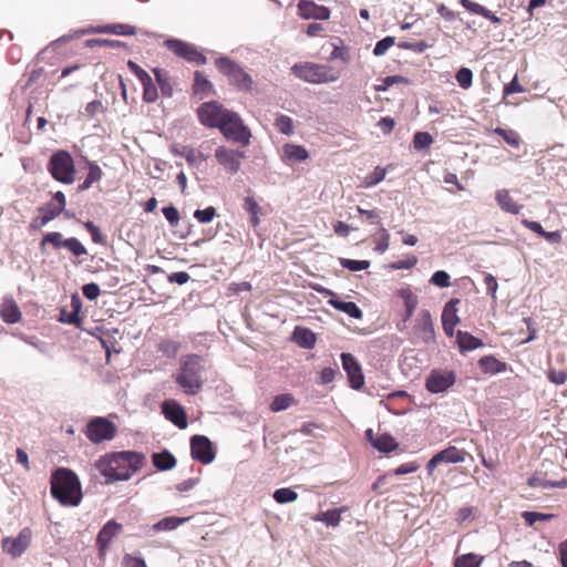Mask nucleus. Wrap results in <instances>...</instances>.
Returning a JSON list of instances; mask_svg holds the SVG:
<instances>
[{
  "mask_svg": "<svg viewBox=\"0 0 567 567\" xmlns=\"http://www.w3.org/2000/svg\"><path fill=\"white\" fill-rule=\"evenodd\" d=\"M145 456L133 451L114 452L102 456L96 462V468L105 477L106 484L127 481L143 465Z\"/></svg>",
  "mask_w": 567,
  "mask_h": 567,
  "instance_id": "nucleus-1",
  "label": "nucleus"
},
{
  "mask_svg": "<svg viewBox=\"0 0 567 567\" xmlns=\"http://www.w3.org/2000/svg\"><path fill=\"white\" fill-rule=\"evenodd\" d=\"M51 494L63 506H78L82 499L81 483L70 468L59 467L51 475Z\"/></svg>",
  "mask_w": 567,
  "mask_h": 567,
  "instance_id": "nucleus-2",
  "label": "nucleus"
},
{
  "mask_svg": "<svg viewBox=\"0 0 567 567\" xmlns=\"http://www.w3.org/2000/svg\"><path fill=\"white\" fill-rule=\"evenodd\" d=\"M205 360L198 354H186L179 360L175 382L188 395L197 394L204 385Z\"/></svg>",
  "mask_w": 567,
  "mask_h": 567,
  "instance_id": "nucleus-3",
  "label": "nucleus"
},
{
  "mask_svg": "<svg viewBox=\"0 0 567 567\" xmlns=\"http://www.w3.org/2000/svg\"><path fill=\"white\" fill-rule=\"evenodd\" d=\"M291 73L303 82L324 84L336 82L340 74L331 66L313 62H298L291 66Z\"/></svg>",
  "mask_w": 567,
  "mask_h": 567,
  "instance_id": "nucleus-4",
  "label": "nucleus"
},
{
  "mask_svg": "<svg viewBox=\"0 0 567 567\" xmlns=\"http://www.w3.org/2000/svg\"><path fill=\"white\" fill-rule=\"evenodd\" d=\"M215 66L238 91L250 92L252 90V78L236 61L227 56H219L215 60Z\"/></svg>",
  "mask_w": 567,
  "mask_h": 567,
  "instance_id": "nucleus-5",
  "label": "nucleus"
},
{
  "mask_svg": "<svg viewBox=\"0 0 567 567\" xmlns=\"http://www.w3.org/2000/svg\"><path fill=\"white\" fill-rule=\"evenodd\" d=\"M47 168L56 182L70 185L75 179L74 161L66 151H58L52 154Z\"/></svg>",
  "mask_w": 567,
  "mask_h": 567,
  "instance_id": "nucleus-6",
  "label": "nucleus"
},
{
  "mask_svg": "<svg viewBox=\"0 0 567 567\" xmlns=\"http://www.w3.org/2000/svg\"><path fill=\"white\" fill-rule=\"evenodd\" d=\"M219 130L227 140L237 142L243 146H247L250 143V130L243 123L236 112L230 111L225 122H221Z\"/></svg>",
  "mask_w": 567,
  "mask_h": 567,
  "instance_id": "nucleus-7",
  "label": "nucleus"
},
{
  "mask_svg": "<svg viewBox=\"0 0 567 567\" xmlns=\"http://www.w3.org/2000/svg\"><path fill=\"white\" fill-rule=\"evenodd\" d=\"M47 244H51L55 249L64 248L69 250L74 257H81L87 254L86 248L78 238H63V235L59 231H50L42 237L40 241L41 250L44 249Z\"/></svg>",
  "mask_w": 567,
  "mask_h": 567,
  "instance_id": "nucleus-8",
  "label": "nucleus"
},
{
  "mask_svg": "<svg viewBox=\"0 0 567 567\" xmlns=\"http://www.w3.org/2000/svg\"><path fill=\"white\" fill-rule=\"evenodd\" d=\"M116 433L115 424L106 417L95 416L86 425L85 435L94 444L110 441Z\"/></svg>",
  "mask_w": 567,
  "mask_h": 567,
  "instance_id": "nucleus-9",
  "label": "nucleus"
},
{
  "mask_svg": "<svg viewBox=\"0 0 567 567\" xmlns=\"http://www.w3.org/2000/svg\"><path fill=\"white\" fill-rule=\"evenodd\" d=\"M230 113L229 110L225 109L218 102H206L203 103L197 111L199 121L207 127H217L225 122L226 117Z\"/></svg>",
  "mask_w": 567,
  "mask_h": 567,
  "instance_id": "nucleus-10",
  "label": "nucleus"
},
{
  "mask_svg": "<svg viewBox=\"0 0 567 567\" xmlns=\"http://www.w3.org/2000/svg\"><path fill=\"white\" fill-rule=\"evenodd\" d=\"M456 382V374L452 370L433 369L425 380V388L433 394L446 392Z\"/></svg>",
  "mask_w": 567,
  "mask_h": 567,
  "instance_id": "nucleus-11",
  "label": "nucleus"
},
{
  "mask_svg": "<svg viewBox=\"0 0 567 567\" xmlns=\"http://www.w3.org/2000/svg\"><path fill=\"white\" fill-rule=\"evenodd\" d=\"M164 45L172 51L175 55L185 59L190 63L198 65L206 64L207 60L195 45L184 42L178 39H167Z\"/></svg>",
  "mask_w": 567,
  "mask_h": 567,
  "instance_id": "nucleus-12",
  "label": "nucleus"
},
{
  "mask_svg": "<svg viewBox=\"0 0 567 567\" xmlns=\"http://www.w3.org/2000/svg\"><path fill=\"white\" fill-rule=\"evenodd\" d=\"M190 455L194 460L210 464L216 456L212 441L205 435H194L190 439Z\"/></svg>",
  "mask_w": 567,
  "mask_h": 567,
  "instance_id": "nucleus-13",
  "label": "nucleus"
},
{
  "mask_svg": "<svg viewBox=\"0 0 567 567\" xmlns=\"http://www.w3.org/2000/svg\"><path fill=\"white\" fill-rule=\"evenodd\" d=\"M32 538V532L29 527H24L20 530L17 537H4L2 539V548L12 558H18L30 546Z\"/></svg>",
  "mask_w": 567,
  "mask_h": 567,
  "instance_id": "nucleus-14",
  "label": "nucleus"
},
{
  "mask_svg": "<svg viewBox=\"0 0 567 567\" xmlns=\"http://www.w3.org/2000/svg\"><path fill=\"white\" fill-rule=\"evenodd\" d=\"M215 157L218 164L224 166L225 169L231 174H236L240 169V159L245 157V152L219 146L215 151Z\"/></svg>",
  "mask_w": 567,
  "mask_h": 567,
  "instance_id": "nucleus-15",
  "label": "nucleus"
},
{
  "mask_svg": "<svg viewBox=\"0 0 567 567\" xmlns=\"http://www.w3.org/2000/svg\"><path fill=\"white\" fill-rule=\"evenodd\" d=\"M415 337L424 343H431L435 339L434 324L429 310H421L414 323Z\"/></svg>",
  "mask_w": 567,
  "mask_h": 567,
  "instance_id": "nucleus-16",
  "label": "nucleus"
},
{
  "mask_svg": "<svg viewBox=\"0 0 567 567\" xmlns=\"http://www.w3.org/2000/svg\"><path fill=\"white\" fill-rule=\"evenodd\" d=\"M341 361L351 386L355 390L361 389L364 384V377L358 360L351 353L343 352L341 353Z\"/></svg>",
  "mask_w": 567,
  "mask_h": 567,
  "instance_id": "nucleus-17",
  "label": "nucleus"
},
{
  "mask_svg": "<svg viewBox=\"0 0 567 567\" xmlns=\"http://www.w3.org/2000/svg\"><path fill=\"white\" fill-rule=\"evenodd\" d=\"M297 7L302 19L328 20L330 18V9L328 7L317 4L311 0H300Z\"/></svg>",
  "mask_w": 567,
  "mask_h": 567,
  "instance_id": "nucleus-18",
  "label": "nucleus"
},
{
  "mask_svg": "<svg viewBox=\"0 0 567 567\" xmlns=\"http://www.w3.org/2000/svg\"><path fill=\"white\" fill-rule=\"evenodd\" d=\"M162 410L165 417L177 427H187V416L181 404L175 401H165L162 405Z\"/></svg>",
  "mask_w": 567,
  "mask_h": 567,
  "instance_id": "nucleus-19",
  "label": "nucleus"
},
{
  "mask_svg": "<svg viewBox=\"0 0 567 567\" xmlns=\"http://www.w3.org/2000/svg\"><path fill=\"white\" fill-rule=\"evenodd\" d=\"M38 212L40 216L31 221L30 226L32 229L42 228L45 225H48L51 220H53L54 218L62 214V208L55 207V204L53 202H49L40 206L38 208Z\"/></svg>",
  "mask_w": 567,
  "mask_h": 567,
  "instance_id": "nucleus-20",
  "label": "nucleus"
},
{
  "mask_svg": "<svg viewBox=\"0 0 567 567\" xmlns=\"http://www.w3.org/2000/svg\"><path fill=\"white\" fill-rule=\"evenodd\" d=\"M122 529V525L114 519L109 520L99 532L96 537V544L101 553L109 548L112 539Z\"/></svg>",
  "mask_w": 567,
  "mask_h": 567,
  "instance_id": "nucleus-21",
  "label": "nucleus"
},
{
  "mask_svg": "<svg viewBox=\"0 0 567 567\" xmlns=\"http://www.w3.org/2000/svg\"><path fill=\"white\" fill-rule=\"evenodd\" d=\"M292 340L302 349H312L316 344L317 337L313 331L305 327H296L292 332Z\"/></svg>",
  "mask_w": 567,
  "mask_h": 567,
  "instance_id": "nucleus-22",
  "label": "nucleus"
},
{
  "mask_svg": "<svg viewBox=\"0 0 567 567\" xmlns=\"http://www.w3.org/2000/svg\"><path fill=\"white\" fill-rule=\"evenodd\" d=\"M495 199L502 210L517 215L520 213L523 205L517 204L509 195L507 189H499L495 194Z\"/></svg>",
  "mask_w": 567,
  "mask_h": 567,
  "instance_id": "nucleus-23",
  "label": "nucleus"
},
{
  "mask_svg": "<svg viewBox=\"0 0 567 567\" xmlns=\"http://www.w3.org/2000/svg\"><path fill=\"white\" fill-rule=\"evenodd\" d=\"M456 342L462 353L473 351L477 348L483 347L481 339L474 337L470 332L458 330L456 333Z\"/></svg>",
  "mask_w": 567,
  "mask_h": 567,
  "instance_id": "nucleus-24",
  "label": "nucleus"
},
{
  "mask_svg": "<svg viewBox=\"0 0 567 567\" xmlns=\"http://www.w3.org/2000/svg\"><path fill=\"white\" fill-rule=\"evenodd\" d=\"M0 317L7 323H16L21 319V311L13 299H6L2 302Z\"/></svg>",
  "mask_w": 567,
  "mask_h": 567,
  "instance_id": "nucleus-25",
  "label": "nucleus"
},
{
  "mask_svg": "<svg viewBox=\"0 0 567 567\" xmlns=\"http://www.w3.org/2000/svg\"><path fill=\"white\" fill-rule=\"evenodd\" d=\"M328 305L334 309L342 311L353 319H361L363 316L362 310L352 301H343L337 298H331Z\"/></svg>",
  "mask_w": 567,
  "mask_h": 567,
  "instance_id": "nucleus-26",
  "label": "nucleus"
},
{
  "mask_svg": "<svg viewBox=\"0 0 567 567\" xmlns=\"http://www.w3.org/2000/svg\"><path fill=\"white\" fill-rule=\"evenodd\" d=\"M152 462L158 471H169L176 466L175 456L167 450L153 453Z\"/></svg>",
  "mask_w": 567,
  "mask_h": 567,
  "instance_id": "nucleus-27",
  "label": "nucleus"
},
{
  "mask_svg": "<svg viewBox=\"0 0 567 567\" xmlns=\"http://www.w3.org/2000/svg\"><path fill=\"white\" fill-rule=\"evenodd\" d=\"M461 4L471 13L482 16L493 23H499L501 18L494 14L492 11L486 9L484 6L476 3L472 0H460Z\"/></svg>",
  "mask_w": 567,
  "mask_h": 567,
  "instance_id": "nucleus-28",
  "label": "nucleus"
},
{
  "mask_svg": "<svg viewBox=\"0 0 567 567\" xmlns=\"http://www.w3.org/2000/svg\"><path fill=\"white\" fill-rule=\"evenodd\" d=\"M461 4L471 13L482 16L493 23H499L501 18L494 14L492 11L486 9L484 6L476 3L472 0H460Z\"/></svg>",
  "mask_w": 567,
  "mask_h": 567,
  "instance_id": "nucleus-29",
  "label": "nucleus"
},
{
  "mask_svg": "<svg viewBox=\"0 0 567 567\" xmlns=\"http://www.w3.org/2000/svg\"><path fill=\"white\" fill-rule=\"evenodd\" d=\"M282 151L284 158L292 163L302 162L309 156L307 150L301 145L285 144Z\"/></svg>",
  "mask_w": 567,
  "mask_h": 567,
  "instance_id": "nucleus-30",
  "label": "nucleus"
},
{
  "mask_svg": "<svg viewBox=\"0 0 567 567\" xmlns=\"http://www.w3.org/2000/svg\"><path fill=\"white\" fill-rule=\"evenodd\" d=\"M87 167H89V173H87L85 179L83 181V183H81L79 185V187H78L79 192L87 190L92 186V184L100 182L103 177V172H102L101 167L95 162L89 161Z\"/></svg>",
  "mask_w": 567,
  "mask_h": 567,
  "instance_id": "nucleus-31",
  "label": "nucleus"
},
{
  "mask_svg": "<svg viewBox=\"0 0 567 567\" xmlns=\"http://www.w3.org/2000/svg\"><path fill=\"white\" fill-rule=\"evenodd\" d=\"M189 520V517H176V516H168L165 517L157 523H155L152 526V529L155 532H163V530H174L182 524Z\"/></svg>",
  "mask_w": 567,
  "mask_h": 567,
  "instance_id": "nucleus-32",
  "label": "nucleus"
},
{
  "mask_svg": "<svg viewBox=\"0 0 567 567\" xmlns=\"http://www.w3.org/2000/svg\"><path fill=\"white\" fill-rule=\"evenodd\" d=\"M478 364L484 372L492 374L501 373L506 369L505 363L501 362L492 355H485L481 358Z\"/></svg>",
  "mask_w": 567,
  "mask_h": 567,
  "instance_id": "nucleus-33",
  "label": "nucleus"
},
{
  "mask_svg": "<svg viewBox=\"0 0 567 567\" xmlns=\"http://www.w3.org/2000/svg\"><path fill=\"white\" fill-rule=\"evenodd\" d=\"M442 463L456 464L465 461V452L455 446H449L439 452Z\"/></svg>",
  "mask_w": 567,
  "mask_h": 567,
  "instance_id": "nucleus-34",
  "label": "nucleus"
},
{
  "mask_svg": "<svg viewBox=\"0 0 567 567\" xmlns=\"http://www.w3.org/2000/svg\"><path fill=\"white\" fill-rule=\"evenodd\" d=\"M373 447L382 453H390L398 447V443L394 437L388 433H383L375 437V442H373Z\"/></svg>",
  "mask_w": 567,
  "mask_h": 567,
  "instance_id": "nucleus-35",
  "label": "nucleus"
},
{
  "mask_svg": "<svg viewBox=\"0 0 567 567\" xmlns=\"http://www.w3.org/2000/svg\"><path fill=\"white\" fill-rule=\"evenodd\" d=\"M193 90L195 94H200L203 97L209 94V92L213 90V84L204 76L202 72L196 71L194 74Z\"/></svg>",
  "mask_w": 567,
  "mask_h": 567,
  "instance_id": "nucleus-36",
  "label": "nucleus"
},
{
  "mask_svg": "<svg viewBox=\"0 0 567 567\" xmlns=\"http://www.w3.org/2000/svg\"><path fill=\"white\" fill-rule=\"evenodd\" d=\"M101 33H112L116 35H133L135 34V28L124 23L106 24L100 28Z\"/></svg>",
  "mask_w": 567,
  "mask_h": 567,
  "instance_id": "nucleus-37",
  "label": "nucleus"
},
{
  "mask_svg": "<svg viewBox=\"0 0 567 567\" xmlns=\"http://www.w3.org/2000/svg\"><path fill=\"white\" fill-rule=\"evenodd\" d=\"M153 73L155 75V80L159 86V90L164 96L171 97L173 95V87L171 82L162 69L154 68Z\"/></svg>",
  "mask_w": 567,
  "mask_h": 567,
  "instance_id": "nucleus-38",
  "label": "nucleus"
},
{
  "mask_svg": "<svg viewBox=\"0 0 567 567\" xmlns=\"http://www.w3.org/2000/svg\"><path fill=\"white\" fill-rule=\"evenodd\" d=\"M457 303H460L458 299H451L444 307L442 312V322H451L458 323L460 319L457 317Z\"/></svg>",
  "mask_w": 567,
  "mask_h": 567,
  "instance_id": "nucleus-39",
  "label": "nucleus"
},
{
  "mask_svg": "<svg viewBox=\"0 0 567 567\" xmlns=\"http://www.w3.org/2000/svg\"><path fill=\"white\" fill-rule=\"evenodd\" d=\"M493 133L502 136L503 140L505 141V143H507L508 145H511L513 147H519V145L522 143V138H520L519 134L513 130H505L502 127H496L493 130Z\"/></svg>",
  "mask_w": 567,
  "mask_h": 567,
  "instance_id": "nucleus-40",
  "label": "nucleus"
},
{
  "mask_svg": "<svg viewBox=\"0 0 567 567\" xmlns=\"http://www.w3.org/2000/svg\"><path fill=\"white\" fill-rule=\"evenodd\" d=\"M179 348V342L172 339H164L157 346L158 351H161L165 357L169 359H173L177 355Z\"/></svg>",
  "mask_w": 567,
  "mask_h": 567,
  "instance_id": "nucleus-41",
  "label": "nucleus"
},
{
  "mask_svg": "<svg viewBox=\"0 0 567 567\" xmlns=\"http://www.w3.org/2000/svg\"><path fill=\"white\" fill-rule=\"evenodd\" d=\"M483 557H478L475 554H464L458 556L454 561V567H481Z\"/></svg>",
  "mask_w": 567,
  "mask_h": 567,
  "instance_id": "nucleus-42",
  "label": "nucleus"
},
{
  "mask_svg": "<svg viewBox=\"0 0 567 567\" xmlns=\"http://www.w3.org/2000/svg\"><path fill=\"white\" fill-rule=\"evenodd\" d=\"M272 497L278 504H288L295 502L298 494L289 487H281L274 492Z\"/></svg>",
  "mask_w": 567,
  "mask_h": 567,
  "instance_id": "nucleus-43",
  "label": "nucleus"
},
{
  "mask_svg": "<svg viewBox=\"0 0 567 567\" xmlns=\"http://www.w3.org/2000/svg\"><path fill=\"white\" fill-rule=\"evenodd\" d=\"M522 517L528 526H534L536 522H547L555 517L554 514L550 513H539V512H529L525 511L522 513Z\"/></svg>",
  "mask_w": 567,
  "mask_h": 567,
  "instance_id": "nucleus-44",
  "label": "nucleus"
},
{
  "mask_svg": "<svg viewBox=\"0 0 567 567\" xmlns=\"http://www.w3.org/2000/svg\"><path fill=\"white\" fill-rule=\"evenodd\" d=\"M293 402V396L291 394H279L277 396H275V399L272 400L271 404H270V410L272 412H280V411H284L286 409H288L291 403Z\"/></svg>",
  "mask_w": 567,
  "mask_h": 567,
  "instance_id": "nucleus-45",
  "label": "nucleus"
},
{
  "mask_svg": "<svg viewBox=\"0 0 567 567\" xmlns=\"http://www.w3.org/2000/svg\"><path fill=\"white\" fill-rule=\"evenodd\" d=\"M143 86V100L146 103H153L157 100L158 93L152 78L150 76L145 81L141 82Z\"/></svg>",
  "mask_w": 567,
  "mask_h": 567,
  "instance_id": "nucleus-46",
  "label": "nucleus"
},
{
  "mask_svg": "<svg viewBox=\"0 0 567 567\" xmlns=\"http://www.w3.org/2000/svg\"><path fill=\"white\" fill-rule=\"evenodd\" d=\"M339 264L350 271L357 272L365 270L370 267L369 260H353L348 258H339Z\"/></svg>",
  "mask_w": 567,
  "mask_h": 567,
  "instance_id": "nucleus-47",
  "label": "nucleus"
},
{
  "mask_svg": "<svg viewBox=\"0 0 567 567\" xmlns=\"http://www.w3.org/2000/svg\"><path fill=\"white\" fill-rule=\"evenodd\" d=\"M433 143V137L427 132H416L413 136V146L416 151L427 150Z\"/></svg>",
  "mask_w": 567,
  "mask_h": 567,
  "instance_id": "nucleus-48",
  "label": "nucleus"
},
{
  "mask_svg": "<svg viewBox=\"0 0 567 567\" xmlns=\"http://www.w3.org/2000/svg\"><path fill=\"white\" fill-rule=\"evenodd\" d=\"M275 126L281 134L291 135L293 133V122L285 114H279L276 117Z\"/></svg>",
  "mask_w": 567,
  "mask_h": 567,
  "instance_id": "nucleus-49",
  "label": "nucleus"
},
{
  "mask_svg": "<svg viewBox=\"0 0 567 567\" xmlns=\"http://www.w3.org/2000/svg\"><path fill=\"white\" fill-rule=\"evenodd\" d=\"M342 509H329L323 512L318 517V520L324 523L327 526H338L341 520Z\"/></svg>",
  "mask_w": 567,
  "mask_h": 567,
  "instance_id": "nucleus-50",
  "label": "nucleus"
},
{
  "mask_svg": "<svg viewBox=\"0 0 567 567\" xmlns=\"http://www.w3.org/2000/svg\"><path fill=\"white\" fill-rule=\"evenodd\" d=\"M85 229L91 235L92 241L99 245L106 244V236L101 231V229L91 220H87L84 224Z\"/></svg>",
  "mask_w": 567,
  "mask_h": 567,
  "instance_id": "nucleus-51",
  "label": "nucleus"
},
{
  "mask_svg": "<svg viewBox=\"0 0 567 567\" xmlns=\"http://www.w3.org/2000/svg\"><path fill=\"white\" fill-rule=\"evenodd\" d=\"M458 85L468 89L472 85L473 72L468 68H461L455 75Z\"/></svg>",
  "mask_w": 567,
  "mask_h": 567,
  "instance_id": "nucleus-52",
  "label": "nucleus"
},
{
  "mask_svg": "<svg viewBox=\"0 0 567 567\" xmlns=\"http://www.w3.org/2000/svg\"><path fill=\"white\" fill-rule=\"evenodd\" d=\"M385 177V169L377 167L370 175L364 178L363 186L367 188L373 187L382 182Z\"/></svg>",
  "mask_w": 567,
  "mask_h": 567,
  "instance_id": "nucleus-53",
  "label": "nucleus"
},
{
  "mask_svg": "<svg viewBox=\"0 0 567 567\" xmlns=\"http://www.w3.org/2000/svg\"><path fill=\"white\" fill-rule=\"evenodd\" d=\"M216 216V208L213 206H208L204 209H196L194 212V218H196L202 224L210 223Z\"/></svg>",
  "mask_w": 567,
  "mask_h": 567,
  "instance_id": "nucleus-54",
  "label": "nucleus"
},
{
  "mask_svg": "<svg viewBox=\"0 0 567 567\" xmlns=\"http://www.w3.org/2000/svg\"><path fill=\"white\" fill-rule=\"evenodd\" d=\"M59 321L62 323L73 324L78 328L81 327V318L76 315V312L68 311L66 309L60 310Z\"/></svg>",
  "mask_w": 567,
  "mask_h": 567,
  "instance_id": "nucleus-55",
  "label": "nucleus"
},
{
  "mask_svg": "<svg viewBox=\"0 0 567 567\" xmlns=\"http://www.w3.org/2000/svg\"><path fill=\"white\" fill-rule=\"evenodd\" d=\"M395 39L393 37H385L378 41L373 49L375 56H381L394 44Z\"/></svg>",
  "mask_w": 567,
  "mask_h": 567,
  "instance_id": "nucleus-56",
  "label": "nucleus"
},
{
  "mask_svg": "<svg viewBox=\"0 0 567 567\" xmlns=\"http://www.w3.org/2000/svg\"><path fill=\"white\" fill-rule=\"evenodd\" d=\"M162 213L171 226L175 227L178 225L181 217H179V212L175 206L169 205V206L163 207Z\"/></svg>",
  "mask_w": 567,
  "mask_h": 567,
  "instance_id": "nucleus-57",
  "label": "nucleus"
},
{
  "mask_svg": "<svg viewBox=\"0 0 567 567\" xmlns=\"http://www.w3.org/2000/svg\"><path fill=\"white\" fill-rule=\"evenodd\" d=\"M182 155L192 165H195L198 162H203L206 159V157L203 155V153L197 152L196 150H194L192 147H184Z\"/></svg>",
  "mask_w": 567,
  "mask_h": 567,
  "instance_id": "nucleus-58",
  "label": "nucleus"
},
{
  "mask_svg": "<svg viewBox=\"0 0 567 567\" xmlns=\"http://www.w3.org/2000/svg\"><path fill=\"white\" fill-rule=\"evenodd\" d=\"M450 279L451 277L446 271L437 270L432 275L431 284L441 288H445L451 285Z\"/></svg>",
  "mask_w": 567,
  "mask_h": 567,
  "instance_id": "nucleus-59",
  "label": "nucleus"
},
{
  "mask_svg": "<svg viewBox=\"0 0 567 567\" xmlns=\"http://www.w3.org/2000/svg\"><path fill=\"white\" fill-rule=\"evenodd\" d=\"M330 60H341L342 62L348 63L350 61L349 49L346 47H339L333 44V50L331 52Z\"/></svg>",
  "mask_w": 567,
  "mask_h": 567,
  "instance_id": "nucleus-60",
  "label": "nucleus"
},
{
  "mask_svg": "<svg viewBox=\"0 0 567 567\" xmlns=\"http://www.w3.org/2000/svg\"><path fill=\"white\" fill-rule=\"evenodd\" d=\"M82 293L87 300L93 301L100 296L101 290L97 284L90 282L82 287Z\"/></svg>",
  "mask_w": 567,
  "mask_h": 567,
  "instance_id": "nucleus-61",
  "label": "nucleus"
},
{
  "mask_svg": "<svg viewBox=\"0 0 567 567\" xmlns=\"http://www.w3.org/2000/svg\"><path fill=\"white\" fill-rule=\"evenodd\" d=\"M398 83H409V80L402 75H390V76H386L384 80H383V84L382 85H378L377 86V91H386L388 87H390L391 85L393 84H398Z\"/></svg>",
  "mask_w": 567,
  "mask_h": 567,
  "instance_id": "nucleus-62",
  "label": "nucleus"
},
{
  "mask_svg": "<svg viewBox=\"0 0 567 567\" xmlns=\"http://www.w3.org/2000/svg\"><path fill=\"white\" fill-rule=\"evenodd\" d=\"M379 233L381 234V237H380V239L378 240V243H377V245H375L374 250H375V251H378V252H380V254H383V252H385V251L388 250V248H389L390 234H389V231H388L385 228H383V227H381V228L379 229Z\"/></svg>",
  "mask_w": 567,
  "mask_h": 567,
  "instance_id": "nucleus-63",
  "label": "nucleus"
},
{
  "mask_svg": "<svg viewBox=\"0 0 567 567\" xmlns=\"http://www.w3.org/2000/svg\"><path fill=\"white\" fill-rule=\"evenodd\" d=\"M547 378L551 383L561 385L567 380V373L563 370L549 369L547 371Z\"/></svg>",
  "mask_w": 567,
  "mask_h": 567,
  "instance_id": "nucleus-64",
  "label": "nucleus"
}]
</instances>
